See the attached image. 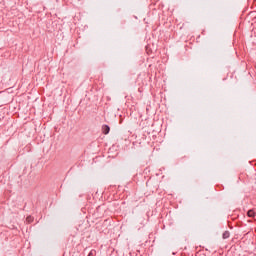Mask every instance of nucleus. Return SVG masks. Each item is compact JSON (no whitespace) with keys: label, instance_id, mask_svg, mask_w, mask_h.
Segmentation results:
<instances>
[{"label":"nucleus","instance_id":"nucleus-2","mask_svg":"<svg viewBox=\"0 0 256 256\" xmlns=\"http://www.w3.org/2000/svg\"><path fill=\"white\" fill-rule=\"evenodd\" d=\"M248 217H255V210H249L247 212Z\"/></svg>","mask_w":256,"mask_h":256},{"label":"nucleus","instance_id":"nucleus-4","mask_svg":"<svg viewBox=\"0 0 256 256\" xmlns=\"http://www.w3.org/2000/svg\"><path fill=\"white\" fill-rule=\"evenodd\" d=\"M93 255H95V250L90 251V253L88 254V256H93Z\"/></svg>","mask_w":256,"mask_h":256},{"label":"nucleus","instance_id":"nucleus-1","mask_svg":"<svg viewBox=\"0 0 256 256\" xmlns=\"http://www.w3.org/2000/svg\"><path fill=\"white\" fill-rule=\"evenodd\" d=\"M109 131H111V128L109 127V125L102 126V132L104 135H109Z\"/></svg>","mask_w":256,"mask_h":256},{"label":"nucleus","instance_id":"nucleus-5","mask_svg":"<svg viewBox=\"0 0 256 256\" xmlns=\"http://www.w3.org/2000/svg\"><path fill=\"white\" fill-rule=\"evenodd\" d=\"M27 221H31V217H28V218H27Z\"/></svg>","mask_w":256,"mask_h":256},{"label":"nucleus","instance_id":"nucleus-3","mask_svg":"<svg viewBox=\"0 0 256 256\" xmlns=\"http://www.w3.org/2000/svg\"><path fill=\"white\" fill-rule=\"evenodd\" d=\"M223 239H229V232L228 231L223 233Z\"/></svg>","mask_w":256,"mask_h":256}]
</instances>
